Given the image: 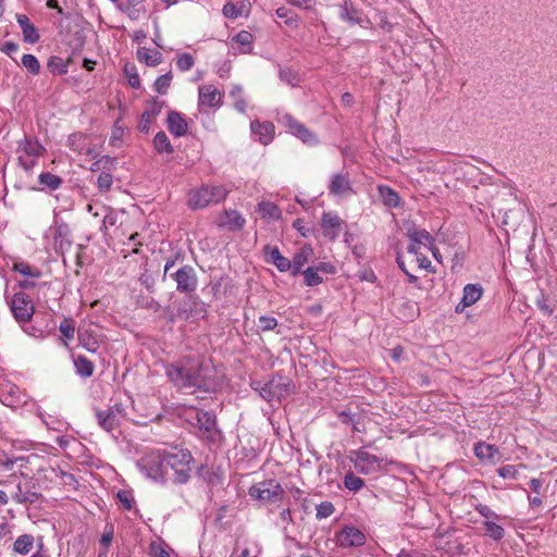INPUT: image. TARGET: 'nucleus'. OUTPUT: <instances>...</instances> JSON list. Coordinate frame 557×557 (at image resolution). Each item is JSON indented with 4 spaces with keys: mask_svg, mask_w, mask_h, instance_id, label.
<instances>
[{
    "mask_svg": "<svg viewBox=\"0 0 557 557\" xmlns=\"http://www.w3.org/2000/svg\"><path fill=\"white\" fill-rule=\"evenodd\" d=\"M169 382L186 394L215 393L223 385V376L213 361L200 355H187L165 366Z\"/></svg>",
    "mask_w": 557,
    "mask_h": 557,
    "instance_id": "f257e3e1",
    "label": "nucleus"
},
{
    "mask_svg": "<svg viewBox=\"0 0 557 557\" xmlns=\"http://www.w3.org/2000/svg\"><path fill=\"white\" fill-rule=\"evenodd\" d=\"M180 256L168 258L164 264V272L162 280H172L176 284V292L180 294L195 293L198 286V276L194 267L189 264H182L175 269Z\"/></svg>",
    "mask_w": 557,
    "mask_h": 557,
    "instance_id": "f03ea898",
    "label": "nucleus"
},
{
    "mask_svg": "<svg viewBox=\"0 0 557 557\" xmlns=\"http://www.w3.org/2000/svg\"><path fill=\"white\" fill-rule=\"evenodd\" d=\"M250 387L257 392L262 399L271 403L272 400L280 401L283 397L289 395L294 389V383L290 379L275 373L267 382L252 380Z\"/></svg>",
    "mask_w": 557,
    "mask_h": 557,
    "instance_id": "7ed1b4c3",
    "label": "nucleus"
},
{
    "mask_svg": "<svg viewBox=\"0 0 557 557\" xmlns=\"http://www.w3.org/2000/svg\"><path fill=\"white\" fill-rule=\"evenodd\" d=\"M194 457L188 449L174 448L166 451L168 469L173 471V482L175 484H185L189 481L193 471Z\"/></svg>",
    "mask_w": 557,
    "mask_h": 557,
    "instance_id": "20e7f679",
    "label": "nucleus"
},
{
    "mask_svg": "<svg viewBox=\"0 0 557 557\" xmlns=\"http://www.w3.org/2000/svg\"><path fill=\"white\" fill-rule=\"evenodd\" d=\"M228 191L222 185H202L188 193L187 205L191 210L203 209L223 201Z\"/></svg>",
    "mask_w": 557,
    "mask_h": 557,
    "instance_id": "39448f33",
    "label": "nucleus"
},
{
    "mask_svg": "<svg viewBox=\"0 0 557 557\" xmlns=\"http://www.w3.org/2000/svg\"><path fill=\"white\" fill-rule=\"evenodd\" d=\"M141 473L156 482H165L168 474L166 451L150 450L137 462Z\"/></svg>",
    "mask_w": 557,
    "mask_h": 557,
    "instance_id": "423d86ee",
    "label": "nucleus"
},
{
    "mask_svg": "<svg viewBox=\"0 0 557 557\" xmlns=\"http://www.w3.org/2000/svg\"><path fill=\"white\" fill-rule=\"evenodd\" d=\"M196 425L199 436L210 444H216L222 438V432L218 428L216 416L213 411L196 409Z\"/></svg>",
    "mask_w": 557,
    "mask_h": 557,
    "instance_id": "0eeeda50",
    "label": "nucleus"
},
{
    "mask_svg": "<svg viewBox=\"0 0 557 557\" xmlns=\"http://www.w3.org/2000/svg\"><path fill=\"white\" fill-rule=\"evenodd\" d=\"M185 297L177 304L180 320L190 321L205 319L208 314V305L195 293L184 294Z\"/></svg>",
    "mask_w": 557,
    "mask_h": 557,
    "instance_id": "6e6552de",
    "label": "nucleus"
},
{
    "mask_svg": "<svg viewBox=\"0 0 557 557\" xmlns=\"http://www.w3.org/2000/svg\"><path fill=\"white\" fill-rule=\"evenodd\" d=\"M277 122L282 124L288 133L300 139L308 146H317L319 144L318 136L311 132L305 124L297 121L292 114L284 113L277 116Z\"/></svg>",
    "mask_w": 557,
    "mask_h": 557,
    "instance_id": "1a4fd4ad",
    "label": "nucleus"
},
{
    "mask_svg": "<svg viewBox=\"0 0 557 557\" xmlns=\"http://www.w3.org/2000/svg\"><path fill=\"white\" fill-rule=\"evenodd\" d=\"M9 306L13 318L21 325L29 322L34 317L35 306L29 296L23 292L15 293Z\"/></svg>",
    "mask_w": 557,
    "mask_h": 557,
    "instance_id": "9d476101",
    "label": "nucleus"
},
{
    "mask_svg": "<svg viewBox=\"0 0 557 557\" xmlns=\"http://www.w3.org/2000/svg\"><path fill=\"white\" fill-rule=\"evenodd\" d=\"M284 490L282 485L274 480H265L253 484L248 490V495L255 499L263 502H275L282 498Z\"/></svg>",
    "mask_w": 557,
    "mask_h": 557,
    "instance_id": "9b49d317",
    "label": "nucleus"
},
{
    "mask_svg": "<svg viewBox=\"0 0 557 557\" xmlns=\"http://www.w3.org/2000/svg\"><path fill=\"white\" fill-rule=\"evenodd\" d=\"M125 414L124 406L121 403H115L104 410H97L96 420L104 431L111 432L120 426Z\"/></svg>",
    "mask_w": 557,
    "mask_h": 557,
    "instance_id": "f8f14e48",
    "label": "nucleus"
},
{
    "mask_svg": "<svg viewBox=\"0 0 557 557\" xmlns=\"http://www.w3.org/2000/svg\"><path fill=\"white\" fill-rule=\"evenodd\" d=\"M355 454L354 466L358 472L364 475L380 472L383 469V465L387 463V459L372 455L364 449H359Z\"/></svg>",
    "mask_w": 557,
    "mask_h": 557,
    "instance_id": "ddd939ff",
    "label": "nucleus"
},
{
    "mask_svg": "<svg viewBox=\"0 0 557 557\" xmlns=\"http://www.w3.org/2000/svg\"><path fill=\"white\" fill-rule=\"evenodd\" d=\"M336 543L342 548L359 547L366 543L364 533L355 525H344L335 535Z\"/></svg>",
    "mask_w": 557,
    "mask_h": 557,
    "instance_id": "4468645a",
    "label": "nucleus"
},
{
    "mask_svg": "<svg viewBox=\"0 0 557 557\" xmlns=\"http://www.w3.org/2000/svg\"><path fill=\"white\" fill-rule=\"evenodd\" d=\"M343 225L344 221L336 213L323 212L321 230L324 237L330 240H335L339 236Z\"/></svg>",
    "mask_w": 557,
    "mask_h": 557,
    "instance_id": "2eb2a0df",
    "label": "nucleus"
},
{
    "mask_svg": "<svg viewBox=\"0 0 557 557\" xmlns=\"http://www.w3.org/2000/svg\"><path fill=\"white\" fill-rule=\"evenodd\" d=\"M41 494L38 493L35 488V484L32 478L25 483H18L16 486V492L12 495V498L17 504H35Z\"/></svg>",
    "mask_w": 557,
    "mask_h": 557,
    "instance_id": "dca6fc26",
    "label": "nucleus"
},
{
    "mask_svg": "<svg viewBox=\"0 0 557 557\" xmlns=\"http://www.w3.org/2000/svg\"><path fill=\"white\" fill-rule=\"evenodd\" d=\"M16 152H22V156L28 158H40L46 151V148L40 141L33 136L25 135L22 139L16 141Z\"/></svg>",
    "mask_w": 557,
    "mask_h": 557,
    "instance_id": "f3484780",
    "label": "nucleus"
},
{
    "mask_svg": "<svg viewBox=\"0 0 557 557\" xmlns=\"http://www.w3.org/2000/svg\"><path fill=\"white\" fill-rule=\"evenodd\" d=\"M483 295V287L480 284H467L462 290V298L456 306L457 313L462 312L466 308L474 305Z\"/></svg>",
    "mask_w": 557,
    "mask_h": 557,
    "instance_id": "a211bd4d",
    "label": "nucleus"
},
{
    "mask_svg": "<svg viewBox=\"0 0 557 557\" xmlns=\"http://www.w3.org/2000/svg\"><path fill=\"white\" fill-rule=\"evenodd\" d=\"M250 129L262 145H269L274 138L275 126L270 121L255 120L250 123Z\"/></svg>",
    "mask_w": 557,
    "mask_h": 557,
    "instance_id": "6ab92c4d",
    "label": "nucleus"
},
{
    "mask_svg": "<svg viewBox=\"0 0 557 557\" xmlns=\"http://www.w3.org/2000/svg\"><path fill=\"white\" fill-rule=\"evenodd\" d=\"M245 223V218L238 211L230 209L221 213L218 225L226 227L228 231H240Z\"/></svg>",
    "mask_w": 557,
    "mask_h": 557,
    "instance_id": "aec40b11",
    "label": "nucleus"
},
{
    "mask_svg": "<svg viewBox=\"0 0 557 557\" xmlns=\"http://www.w3.org/2000/svg\"><path fill=\"white\" fill-rule=\"evenodd\" d=\"M312 255L313 249L311 245H304L294 253L293 259L289 260V271L293 276H297L304 271V265L309 261Z\"/></svg>",
    "mask_w": 557,
    "mask_h": 557,
    "instance_id": "412c9836",
    "label": "nucleus"
},
{
    "mask_svg": "<svg viewBox=\"0 0 557 557\" xmlns=\"http://www.w3.org/2000/svg\"><path fill=\"white\" fill-rule=\"evenodd\" d=\"M351 183L348 173H336L331 176L329 193L334 196H344L351 191Z\"/></svg>",
    "mask_w": 557,
    "mask_h": 557,
    "instance_id": "4be33fe9",
    "label": "nucleus"
},
{
    "mask_svg": "<svg viewBox=\"0 0 557 557\" xmlns=\"http://www.w3.org/2000/svg\"><path fill=\"white\" fill-rule=\"evenodd\" d=\"M221 99V92L213 85H203L199 87V106L214 108L220 106Z\"/></svg>",
    "mask_w": 557,
    "mask_h": 557,
    "instance_id": "5701e85b",
    "label": "nucleus"
},
{
    "mask_svg": "<svg viewBox=\"0 0 557 557\" xmlns=\"http://www.w3.org/2000/svg\"><path fill=\"white\" fill-rule=\"evenodd\" d=\"M53 243L57 250L64 253L72 246L71 231L67 224L62 223L55 227Z\"/></svg>",
    "mask_w": 557,
    "mask_h": 557,
    "instance_id": "b1692460",
    "label": "nucleus"
},
{
    "mask_svg": "<svg viewBox=\"0 0 557 557\" xmlns=\"http://www.w3.org/2000/svg\"><path fill=\"white\" fill-rule=\"evenodd\" d=\"M16 22L22 29L23 40L27 44H36L39 41L40 36L37 28L25 14H17Z\"/></svg>",
    "mask_w": 557,
    "mask_h": 557,
    "instance_id": "393cba45",
    "label": "nucleus"
},
{
    "mask_svg": "<svg viewBox=\"0 0 557 557\" xmlns=\"http://www.w3.org/2000/svg\"><path fill=\"white\" fill-rule=\"evenodd\" d=\"M166 123L169 132L176 137L184 136L187 132V122L180 112L170 111Z\"/></svg>",
    "mask_w": 557,
    "mask_h": 557,
    "instance_id": "a878e982",
    "label": "nucleus"
},
{
    "mask_svg": "<svg viewBox=\"0 0 557 557\" xmlns=\"http://www.w3.org/2000/svg\"><path fill=\"white\" fill-rule=\"evenodd\" d=\"M0 401L7 407H17L21 404L20 388L11 383L4 384L0 389Z\"/></svg>",
    "mask_w": 557,
    "mask_h": 557,
    "instance_id": "bb28decb",
    "label": "nucleus"
},
{
    "mask_svg": "<svg viewBox=\"0 0 557 557\" xmlns=\"http://www.w3.org/2000/svg\"><path fill=\"white\" fill-rule=\"evenodd\" d=\"M264 253L269 256L268 262L274 264L280 272H287L290 269L289 259L284 257L276 246L265 245Z\"/></svg>",
    "mask_w": 557,
    "mask_h": 557,
    "instance_id": "cd10ccee",
    "label": "nucleus"
},
{
    "mask_svg": "<svg viewBox=\"0 0 557 557\" xmlns=\"http://www.w3.org/2000/svg\"><path fill=\"white\" fill-rule=\"evenodd\" d=\"M35 546V537L33 534L24 533L16 537L11 544V550L14 555L27 556Z\"/></svg>",
    "mask_w": 557,
    "mask_h": 557,
    "instance_id": "c85d7f7f",
    "label": "nucleus"
},
{
    "mask_svg": "<svg viewBox=\"0 0 557 557\" xmlns=\"http://www.w3.org/2000/svg\"><path fill=\"white\" fill-rule=\"evenodd\" d=\"M39 188H35L40 191H54L58 190L64 183L63 178L51 172H41L38 175Z\"/></svg>",
    "mask_w": 557,
    "mask_h": 557,
    "instance_id": "c756f323",
    "label": "nucleus"
},
{
    "mask_svg": "<svg viewBox=\"0 0 557 557\" xmlns=\"http://www.w3.org/2000/svg\"><path fill=\"white\" fill-rule=\"evenodd\" d=\"M250 11V2L242 0L238 2H226L222 9L223 15L227 18L235 20L242 15H248Z\"/></svg>",
    "mask_w": 557,
    "mask_h": 557,
    "instance_id": "7c9ffc66",
    "label": "nucleus"
},
{
    "mask_svg": "<svg viewBox=\"0 0 557 557\" xmlns=\"http://www.w3.org/2000/svg\"><path fill=\"white\" fill-rule=\"evenodd\" d=\"M406 235L410 242L419 243L425 247L435 243V238L426 230L419 228L414 224L407 227Z\"/></svg>",
    "mask_w": 557,
    "mask_h": 557,
    "instance_id": "2f4dec72",
    "label": "nucleus"
},
{
    "mask_svg": "<svg viewBox=\"0 0 557 557\" xmlns=\"http://www.w3.org/2000/svg\"><path fill=\"white\" fill-rule=\"evenodd\" d=\"M136 57L139 62H143L149 66H157L163 60L161 52L151 51L150 49L145 47H140L137 49Z\"/></svg>",
    "mask_w": 557,
    "mask_h": 557,
    "instance_id": "473e14b6",
    "label": "nucleus"
},
{
    "mask_svg": "<svg viewBox=\"0 0 557 557\" xmlns=\"http://www.w3.org/2000/svg\"><path fill=\"white\" fill-rule=\"evenodd\" d=\"M339 16L342 20L347 21L350 24L362 25L364 22L361 11L348 4L346 1L341 8Z\"/></svg>",
    "mask_w": 557,
    "mask_h": 557,
    "instance_id": "72a5a7b5",
    "label": "nucleus"
},
{
    "mask_svg": "<svg viewBox=\"0 0 557 557\" xmlns=\"http://www.w3.org/2000/svg\"><path fill=\"white\" fill-rule=\"evenodd\" d=\"M74 367L76 373L83 377L87 379L94 374L95 366L94 363L85 356L78 355L74 358Z\"/></svg>",
    "mask_w": 557,
    "mask_h": 557,
    "instance_id": "f704fd0d",
    "label": "nucleus"
},
{
    "mask_svg": "<svg viewBox=\"0 0 557 557\" xmlns=\"http://www.w3.org/2000/svg\"><path fill=\"white\" fill-rule=\"evenodd\" d=\"M379 194L382 202L389 208H397L400 205V197L396 190L388 186H379Z\"/></svg>",
    "mask_w": 557,
    "mask_h": 557,
    "instance_id": "c9c22d12",
    "label": "nucleus"
},
{
    "mask_svg": "<svg viewBox=\"0 0 557 557\" xmlns=\"http://www.w3.org/2000/svg\"><path fill=\"white\" fill-rule=\"evenodd\" d=\"M79 344L89 352H96L99 349V343L94 334L88 330H78Z\"/></svg>",
    "mask_w": 557,
    "mask_h": 557,
    "instance_id": "e433bc0d",
    "label": "nucleus"
},
{
    "mask_svg": "<svg viewBox=\"0 0 557 557\" xmlns=\"http://www.w3.org/2000/svg\"><path fill=\"white\" fill-rule=\"evenodd\" d=\"M474 454L481 460H492L498 454V448L495 445L480 442L474 446Z\"/></svg>",
    "mask_w": 557,
    "mask_h": 557,
    "instance_id": "4c0bfd02",
    "label": "nucleus"
},
{
    "mask_svg": "<svg viewBox=\"0 0 557 557\" xmlns=\"http://www.w3.org/2000/svg\"><path fill=\"white\" fill-rule=\"evenodd\" d=\"M47 69L53 75H64L69 71V62L58 55L48 59Z\"/></svg>",
    "mask_w": 557,
    "mask_h": 557,
    "instance_id": "58836bf2",
    "label": "nucleus"
},
{
    "mask_svg": "<svg viewBox=\"0 0 557 557\" xmlns=\"http://www.w3.org/2000/svg\"><path fill=\"white\" fill-rule=\"evenodd\" d=\"M16 459L22 460L15 462V467H17L18 472L12 473V476H22V478H28L32 470L28 469V465L32 463L33 460H37L38 456L32 454L29 456H15Z\"/></svg>",
    "mask_w": 557,
    "mask_h": 557,
    "instance_id": "ea45409f",
    "label": "nucleus"
},
{
    "mask_svg": "<svg viewBox=\"0 0 557 557\" xmlns=\"http://www.w3.org/2000/svg\"><path fill=\"white\" fill-rule=\"evenodd\" d=\"M153 147L159 153H172L174 151L168 135L162 131L156 134L153 138Z\"/></svg>",
    "mask_w": 557,
    "mask_h": 557,
    "instance_id": "a19ab883",
    "label": "nucleus"
},
{
    "mask_svg": "<svg viewBox=\"0 0 557 557\" xmlns=\"http://www.w3.org/2000/svg\"><path fill=\"white\" fill-rule=\"evenodd\" d=\"M87 137L83 133H73L67 138V145L71 150L83 154L85 147L87 146Z\"/></svg>",
    "mask_w": 557,
    "mask_h": 557,
    "instance_id": "79ce46f5",
    "label": "nucleus"
},
{
    "mask_svg": "<svg viewBox=\"0 0 557 557\" xmlns=\"http://www.w3.org/2000/svg\"><path fill=\"white\" fill-rule=\"evenodd\" d=\"M13 271L17 272L26 277L38 278L41 276V272L39 269L29 265L27 262H15L13 264Z\"/></svg>",
    "mask_w": 557,
    "mask_h": 557,
    "instance_id": "37998d69",
    "label": "nucleus"
},
{
    "mask_svg": "<svg viewBox=\"0 0 557 557\" xmlns=\"http://www.w3.org/2000/svg\"><path fill=\"white\" fill-rule=\"evenodd\" d=\"M300 274L304 275L306 286L314 287L323 282L322 276H320L319 271L314 267L307 268Z\"/></svg>",
    "mask_w": 557,
    "mask_h": 557,
    "instance_id": "c03bdc74",
    "label": "nucleus"
},
{
    "mask_svg": "<svg viewBox=\"0 0 557 557\" xmlns=\"http://www.w3.org/2000/svg\"><path fill=\"white\" fill-rule=\"evenodd\" d=\"M173 75L172 72L169 71L165 74L157 77V79L153 83V89L159 95H165L171 86Z\"/></svg>",
    "mask_w": 557,
    "mask_h": 557,
    "instance_id": "a18cd8bd",
    "label": "nucleus"
},
{
    "mask_svg": "<svg viewBox=\"0 0 557 557\" xmlns=\"http://www.w3.org/2000/svg\"><path fill=\"white\" fill-rule=\"evenodd\" d=\"M124 74L128 79V84L132 88L138 89L141 86L140 78L137 72V67L134 63H126L124 65Z\"/></svg>",
    "mask_w": 557,
    "mask_h": 557,
    "instance_id": "49530a36",
    "label": "nucleus"
},
{
    "mask_svg": "<svg viewBox=\"0 0 557 557\" xmlns=\"http://www.w3.org/2000/svg\"><path fill=\"white\" fill-rule=\"evenodd\" d=\"M17 461L14 454L0 449V472L12 471Z\"/></svg>",
    "mask_w": 557,
    "mask_h": 557,
    "instance_id": "de8ad7c7",
    "label": "nucleus"
},
{
    "mask_svg": "<svg viewBox=\"0 0 557 557\" xmlns=\"http://www.w3.org/2000/svg\"><path fill=\"white\" fill-rule=\"evenodd\" d=\"M22 65L32 74L38 75L40 72V63L34 54H24L21 60Z\"/></svg>",
    "mask_w": 557,
    "mask_h": 557,
    "instance_id": "09e8293b",
    "label": "nucleus"
},
{
    "mask_svg": "<svg viewBox=\"0 0 557 557\" xmlns=\"http://www.w3.org/2000/svg\"><path fill=\"white\" fill-rule=\"evenodd\" d=\"M364 485V481L357 476L355 473L352 472H348L345 474L344 476V486L349 490V491H352V492H358L360 491Z\"/></svg>",
    "mask_w": 557,
    "mask_h": 557,
    "instance_id": "8fccbe9b",
    "label": "nucleus"
},
{
    "mask_svg": "<svg viewBox=\"0 0 557 557\" xmlns=\"http://www.w3.org/2000/svg\"><path fill=\"white\" fill-rule=\"evenodd\" d=\"M96 185H97V188H98V190L100 193H108V191H110L111 188H112V185H113L112 173H109L107 171L101 172L98 175Z\"/></svg>",
    "mask_w": 557,
    "mask_h": 557,
    "instance_id": "3c124183",
    "label": "nucleus"
},
{
    "mask_svg": "<svg viewBox=\"0 0 557 557\" xmlns=\"http://www.w3.org/2000/svg\"><path fill=\"white\" fill-rule=\"evenodd\" d=\"M276 16L278 18H283L285 21V24L292 27L298 26V16L292 12L289 9L285 7H281L276 10Z\"/></svg>",
    "mask_w": 557,
    "mask_h": 557,
    "instance_id": "603ef678",
    "label": "nucleus"
},
{
    "mask_svg": "<svg viewBox=\"0 0 557 557\" xmlns=\"http://www.w3.org/2000/svg\"><path fill=\"white\" fill-rule=\"evenodd\" d=\"M484 530L490 537L496 541L502 540L505 535L504 528L493 521H485Z\"/></svg>",
    "mask_w": 557,
    "mask_h": 557,
    "instance_id": "864d4df0",
    "label": "nucleus"
},
{
    "mask_svg": "<svg viewBox=\"0 0 557 557\" xmlns=\"http://www.w3.org/2000/svg\"><path fill=\"white\" fill-rule=\"evenodd\" d=\"M280 79L290 86H297L299 83L298 74L290 67H281L278 71Z\"/></svg>",
    "mask_w": 557,
    "mask_h": 557,
    "instance_id": "5fc2aeb1",
    "label": "nucleus"
},
{
    "mask_svg": "<svg viewBox=\"0 0 557 557\" xmlns=\"http://www.w3.org/2000/svg\"><path fill=\"white\" fill-rule=\"evenodd\" d=\"M116 498H117V500L120 502V504L122 505V507L125 510L129 511V510L133 509L134 504H135V499H134L132 491H129V490H120L116 493Z\"/></svg>",
    "mask_w": 557,
    "mask_h": 557,
    "instance_id": "6e6d98bb",
    "label": "nucleus"
},
{
    "mask_svg": "<svg viewBox=\"0 0 557 557\" xmlns=\"http://www.w3.org/2000/svg\"><path fill=\"white\" fill-rule=\"evenodd\" d=\"M59 330L65 339L72 341L75 334V321L71 318H64L60 323Z\"/></svg>",
    "mask_w": 557,
    "mask_h": 557,
    "instance_id": "4d7b16f0",
    "label": "nucleus"
},
{
    "mask_svg": "<svg viewBox=\"0 0 557 557\" xmlns=\"http://www.w3.org/2000/svg\"><path fill=\"white\" fill-rule=\"evenodd\" d=\"M195 64V59L190 53H181L176 58V66L180 71H189Z\"/></svg>",
    "mask_w": 557,
    "mask_h": 557,
    "instance_id": "13d9d810",
    "label": "nucleus"
},
{
    "mask_svg": "<svg viewBox=\"0 0 557 557\" xmlns=\"http://www.w3.org/2000/svg\"><path fill=\"white\" fill-rule=\"evenodd\" d=\"M334 511H335V507L331 502H329V500L322 502L321 504H319L317 506L315 518L318 520L326 519V518L331 517L334 513Z\"/></svg>",
    "mask_w": 557,
    "mask_h": 557,
    "instance_id": "bf43d9fd",
    "label": "nucleus"
},
{
    "mask_svg": "<svg viewBox=\"0 0 557 557\" xmlns=\"http://www.w3.org/2000/svg\"><path fill=\"white\" fill-rule=\"evenodd\" d=\"M277 324V320L274 317L260 315L257 325L262 332H268L273 331Z\"/></svg>",
    "mask_w": 557,
    "mask_h": 557,
    "instance_id": "052dcab7",
    "label": "nucleus"
},
{
    "mask_svg": "<svg viewBox=\"0 0 557 557\" xmlns=\"http://www.w3.org/2000/svg\"><path fill=\"white\" fill-rule=\"evenodd\" d=\"M535 305L539 310L547 317H550L554 312V308L548 304L547 296L543 292H541L540 296L536 298Z\"/></svg>",
    "mask_w": 557,
    "mask_h": 557,
    "instance_id": "680f3d73",
    "label": "nucleus"
},
{
    "mask_svg": "<svg viewBox=\"0 0 557 557\" xmlns=\"http://www.w3.org/2000/svg\"><path fill=\"white\" fill-rule=\"evenodd\" d=\"M150 557H170L169 548L162 544L152 542L149 546Z\"/></svg>",
    "mask_w": 557,
    "mask_h": 557,
    "instance_id": "e2e57ef3",
    "label": "nucleus"
},
{
    "mask_svg": "<svg viewBox=\"0 0 557 557\" xmlns=\"http://www.w3.org/2000/svg\"><path fill=\"white\" fill-rule=\"evenodd\" d=\"M164 102L159 101L157 98H152L150 101L147 102V107L145 109V113H148L151 117H156L160 114Z\"/></svg>",
    "mask_w": 557,
    "mask_h": 557,
    "instance_id": "0e129e2a",
    "label": "nucleus"
},
{
    "mask_svg": "<svg viewBox=\"0 0 557 557\" xmlns=\"http://www.w3.org/2000/svg\"><path fill=\"white\" fill-rule=\"evenodd\" d=\"M39 158H28L25 156H18L17 164L21 166L26 173H32L34 168L37 165Z\"/></svg>",
    "mask_w": 557,
    "mask_h": 557,
    "instance_id": "69168bd1",
    "label": "nucleus"
},
{
    "mask_svg": "<svg viewBox=\"0 0 557 557\" xmlns=\"http://www.w3.org/2000/svg\"><path fill=\"white\" fill-rule=\"evenodd\" d=\"M259 211L263 215H269L271 218H278L280 216V210L277 206H275L272 202H261L259 203Z\"/></svg>",
    "mask_w": 557,
    "mask_h": 557,
    "instance_id": "338daca9",
    "label": "nucleus"
},
{
    "mask_svg": "<svg viewBox=\"0 0 557 557\" xmlns=\"http://www.w3.org/2000/svg\"><path fill=\"white\" fill-rule=\"evenodd\" d=\"M497 473L503 479H517L518 470L512 465H506L497 469Z\"/></svg>",
    "mask_w": 557,
    "mask_h": 557,
    "instance_id": "774afa93",
    "label": "nucleus"
}]
</instances>
